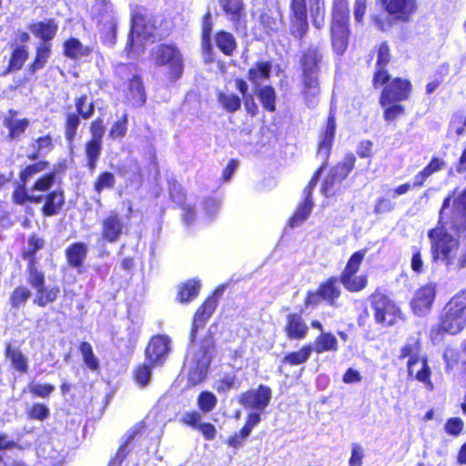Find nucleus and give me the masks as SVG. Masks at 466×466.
I'll list each match as a JSON object with an SVG mask.
<instances>
[{
  "instance_id": "1",
  "label": "nucleus",
  "mask_w": 466,
  "mask_h": 466,
  "mask_svg": "<svg viewBox=\"0 0 466 466\" xmlns=\"http://www.w3.org/2000/svg\"><path fill=\"white\" fill-rule=\"evenodd\" d=\"M49 167L48 160L26 163L20 167L18 179L11 194L15 205L42 203L40 211L44 218L57 216L63 210L66 205L65 191L61 187L51 188L57 183L58 176L65 172V163H59L55 169L43 173L28 187L38 174L49 169Z\"/></svg>"
},
{
  "instance_id": "2",
  "label": "nucleus",
  "mask_w": 466,
  "mask_h": 466,
  "mask_svg": "<svg viewBox=\"0 0 466 466\" xmlns=\"http://www.w3.org/2000/svg\"><path fill=\"white\" fill-rule=\"evenodd\" d=\"M367 248H361L350 255L339 276L332 275L320 281L316 289L306 292L303 299L305 309H315L320 303L337 307L342 295L341 285L350 293H358L368 286V276L359 275Z\"/></svg>"
},
{
  "instance_id": "3",
  "label": "nucleus",
  "mask_w": 466,
  "mask_h": 466,
  "mask_svg": "<svg viewBox=\"0 0 466 466\" xmlns=\"http://www.w3.org/2000/svg\"><path fill=\"white\" fill-rule=\"evenodd\" d=\"M379 103L383 109V119L391 123L406 114L401 102L408 100L413 91L411 81L405 77L395 76L383 84Z\"/></svg>"
},
{
  "instance_id": "4",
  "label": "nucleus",
  "mask_w": 466,
  "mask_h": 466,
  "mask_svg": "<svg viewBox=\"0 0 466 466\" xmlns=\"http://www.w3.org/2000/svg\"><path fill=\"white\" fill-rule=\"evenodd\" d=\"M422 345L420 339L414 337L409 338L400 347L398 359L403 360L407 359V373L409 378L424 384L428 390L434 389L431 380V369L429 366L426 356H421Z\"/></svg>"
},
{
  "instance_id": "5",
  "label": "nucleus",
  "mask_w": 466,
  "mask_h": 466,
  "mask_svg": "<svg viewBox=\"0 0 466 466\" xmlns=\"http://www.w3.org/2000/svg\"><path fill=\"white\" fill-rule=\"evenodd\" d=\"M385 16L375 14L370 19L374 26L381 32H386L394 25L408 23L419 10L418 0H380Z\"/></svg>"
},
{
  "instance_id": "6",
  "label": "nucleus",
  "mask_w": 466,
  "mask_h": 466,
  "mask_svg": "<svg viewBox=\"0 0 466 466\" xmlns=\"http://www.w3.org/2000/svg\"><path fill=\"white\" fill-rule=\"evenodd\" d=\"M329 32L333 51L337 55H343L348 48L350 35L348 0H333Z\"/></svg>"
},
{
  "instance_id": "7",
  "label": "nucleus",
  "mask_w": 466,
  "mask_h": 466,
  "mask_svg": "<svg viewBox=\"0 0 466 466\" xmlns=\"http://www.w3.org/2000/svg\"><path fill=\"white\" fill-rule=\"evenodd\" d=\"M149 60L156 67H167L170 82L180 79L184 73V58L175 43H160L150 50Z\"/></svg>"
},
{
  "instance_id": "8",
  "label": "nucleus",
  "mask_w": 466,
  "mask_h": 466,
  "mask_svg": "<svg viewBox=\"0 0 466 466\" xmlns=\"http://www.w3.org/2000/svg\"><path fill=\"white\" fill-rule=\"evenodd\" d=\"M369 299L376 324L382 327H392L403 321L404 316L400 307L380 289L370 294Z\"/></svg>"
},
{
  "instance_id": "9",
  "label": "nucleus",
  "mask_w": 466,
  "mask_h": 466,
  "mask_svg": "<svg viewBox=\"0 0 466 466\" xmlns=\"http://www.w3.org/2000/svg\"><path fill=\"white\" fill-rule=\"evenodd\" d=\"M428 237L431 242V251L433 261L441 259L447 268L455 269L459 241L450 233L438 228L430 229Z\"/></svg>"
},
{
  "instance_id": "10",
  "label": "nucleus",
  "mask_w": 466,
  "mask_h": 466,
  "mask_svg": "<svg viewBox=\"0 0 466 466\" xmlns=\"http://www.w3.org/2000/svg\"><path fill=\"white\" fill-rule=\"evenodd\" d=\"M87 95L82 94L74 100L75 112H67L65 116V138L71 143L75 140L81 119L87 120L95 114V103H87Z\"/></svg>"
},
{
  "instance_id": "11",
  "label": "nucleus",
  "mask_w": 466,
  "mask_h": 466,
  "mask_svg": "<svg viewBox=\"0 0 466 466\" xmlns=\"http://www.w3.org/2000/svg\"><path fill=\"white\" fill-rule=\"evenodd\" d=\"M223 291L224 287L216 288L196 309L192 318L189 332L191 343L196 342L199 329L206 326L208 319L216 311Z\"/></svg>"
},
{
  "instance_id": "12",
  "label": "nucleus",
  "mask_w": 466,
  "mask_h": 466,
  "mask_svg": "<svg viewBox=\"0 0 466 466\" xmlns=\"http://www.w3.org/2000/svg\"><path fill=\"white\" fill-rule=\"evenodd\" d=\"M26 280L29 286L35 290L33 304L38 308L43 309L55 303L60 296L61 289L58 285H46V278L43 270L26 275Z\"/></svg>"
},
{
  "instance_id": "13",
  "label": "nucleus",
  "mask_w": 466,
  "mask_h": 466,
  "mask_svg": "<svg viewBox=\"0 0 466 466\" xmlns=\"http://www.w3.org/2000/svg\"><path fill=\"white\" fill-rule=\"evenodd\" d=\"M134 34L146 39L155 38L157 35L156 19L146 14L145 9L138 7L131 15V28L126 44V52L129 54L134 48Z\"/></svg>"
},
{
  "instance_id": "14",
  "label": "nucleus",
  "mask_w": 466,
  "mask_h": 466,
  "mask_svg": "<svg viewBox=\"0 0 466 466\" xmlns=\"http://www.w3.org/2000/svg\"><path fill=\"white\" fill-rule=\"evenodd\" d=\"M356 164V157L352 153L347 154L344 158L334 165L321 185V193L325 197L334 195L336 187L339 186L353 170Z\"/></svg>"
},
{
  "instance_id": "15",
  "label": "nucleus",
  "mask_w": 466,
  "mask_h": 466,
  "mask_svg": "<svg viewBox=\"0 0 466 466\" xmlns=\"http://www.w3.org/2000/svg\"><path fill=\"white\" fill-rule=\"evenodd\" d=\"M376 60L372 75V86L375 89L380 88L390 79L389 65L393 59L391 48L388 41L384 40L377 44L373 50Z\"/></svg>"
},
{
  "instance_id": "16",
  "label": "nucleus",
  "mask_w": 466,
  "mask_h": 466,
  "mask_svg": "<svg viewBox=\"0 0 466 466\" xmlns=\"http://www.w3.org/2000/svg\"><path fill=\"white\" fill-rule=\"evenodd\" d=\"M289 20V34L295 39L303 41L309 29L307 0H290Z\"/></svg>"
},
{
  "instance_id": "17",
  "label": "nucleus",
  "mask_w": 466,
  "mask_h": 466,
  "mask_svg": "<svg viewBox=\"0 0 466 466\" xmlns=\"http://www.w3.org/2000/svg\"><path fill=\"white\" fill-rule=\"evenodd\" d=\"M217 99L222 108L228 113L233 114L238 111L241 108V104L243 102L248 116L255 117L258 115V106L251 93L240 97L235 93L220 91L217 95Z\"/></svg>"
},
{
  "instance_id": "18",
  "label": "nucleus",
  "mask_w": 466,
  "mask_h": 466,
  "mask_svg": "<svg viewBox=\"0 0 466 466\" xmlns=\"http://www.w3.org/2000/svg\"><path fill=\"white\" fill-rule=\"evenodd\" d=\"M271 400V390L268 386L260 384L256 390L243 391L238 396V403L247 409L264 410Z\"/></svg>"
},
{
  "instance_id": "19",
  "label": "nucleus",
  "mask_w": 466,
  "mask_h": 466,
  "mask_svg": "<svg viewBox=\"0 0 466 466\" xmlns=\"http://www.w3.org/2000/svg\"><path fill=\"white\" fill-rule=\"evenodd\" d=\"M170 351V339L167 335L152 336L145 349V357L152 364L162 365Z\"/></svg>"
},
{
  "instance_id": "20",
  "label": "nucleus",
  "mask_w": 466,
  "mask_h": 466,
  "mask_svg": "<svg viewBox=\"0 0 466 466\" xmlns=\"http://www.w3.org/2000/svg\"><path fill=\"white\" fill-rule=\"evenodd\" d=\"M436 284L426 283L420 286L414 293L410 301V308L415 315L422 316L428 313L435 300Z\"/></svg>"
},
{
  "instance_id": "21",
  "label": "nucleus",
  "mask_w": 466,
  "mask_h": 466,
  "mask_svg": "<svg viewBox=\"0 0 466 466\" xmlns=\"http://www.w3.org/2000/svg\"><path fill=\"white\" fill-rule=\"evenodd\" d=\"M219 5L228 20L231 21L234 31L246 33L248 23L243 0H219Z\"/></svg>"
},
{
  "instance_id": "22",
  "label": "nucleus",
  "mask_w": 466,
  "mask_h": 466,
  "mask_svg": "<svg viewBox=\"0 0 466 466\" xmlns=\"http://www.w3.org/2000/svg\"><path fill=\"white\" fill-rule=\"evenodd\" d=\"M214 347V340L211 335L204 338L201 341V351L202 357L206 359V363L200 365L198 362L194 367H192L187 374V384L189 387H195L200 383H202L206 378L208 373V368L211 358L209 356L210 350Z\"/></svg>"
},
{
  "instance_id": "23",
  "label": "nucleus",
  "mask_w": 466,
  "mask_h": 466,
  "mask_svg": "<svg viewBox=\"0 0 466 466\" xmlns=\"http://www.w3.org/2000/svg\"><path fill=\"white\" fill-rule=\"evenodd\" d=\"M125 223L116 211H110L101 222V238L107 243L117 242L125 233Z\"/></svg>"
},
{
  "instance_id": "24",
  "label": "nucleus",
  "mask_w": 466,
  "mask_h": 466,
  "mask_svg": "<svg viewBox=\"0 0 466 466\" xmlns=\"http://www.w3.org/2000/svg\"><path fill=\"white\" fill-rule=\"evenodd\" d=\"M46 241L44 238L36 233H31L27 238V247L21 250V258L26 261V275L35 273V271H42L37 267L38 251L44 248Z\"/></svg>"
},
{
  "instance_id": "25",
  "label": "nucleus",
  "mask_w": 466,
  "mask_h": 466,
  "mask_svg": "<svg viewBox=\"0 0 466 466\" xmlns=\"http://www.w3.org/2000/svg\"><path fill=\"white\" fill-rule=\"evenodd\" d=\"M300 77L303 102L309 108H314L319 104L320 95L319 74H301Z\"/></svg>"
},
{
  "instance_id": "26",
  "label": "nucleus",
  "mask_w": 466,
  "mask_h": 466,
  "mask_svg": "<svg viewBox=\"0 0 466 466\" xmlns=\"http://www.w3.org/2000/svg\"><path fill=\"white\" fill-rule=\"evenodd\" d=\"M283 332L288 340L301 341L309 334V327L301 314L297 312L289 313L286 316Z\"/></svg>"
},
{
  "instance_id": "27",
  "label": "nucleus",
  "mask_w": 466,
  "mask_h": 466,
  "mask_svg": "<svg viewBox=\"0 0 466 466\" xmlns=\"http://www.w3.org/2000/svg\"><path fill=\"white\" fill-rule=\"evenodd\" d=\"M465 323V317H461V315L457 314L445 307V311L441 315L435 331L437 335L441 336L446 333L455 335L463 329Z\"/></svg>"
},
{
  "instance_id": "28",
  "label": "nucleus",
  "mask_w": 466,
  "mask_h": 466,
  "mask_svg": "<svg viewBox=\"0 0 466 466\" xmlns=\"http://www.w3.org/2000/svg\"><path fill=\"white\" fill-rule=\"evenodd\" d=\"M125 99L136 107L143 106L146 104L147 92L141 75H133L127 80Z\"/></svg>"
},
{
  "instance_id": "29",
  "label": "nucleus",
  "mask_w": 466,
  "mask_h": 466,
  "mask_svg": "<svg viewBox=\"0 0 466 466\" xmlns=\"http://www.w3.org/2000/svg\"><path fill=\"white\" fill-rule=\"evenodd\" d=\"M323 55L319 47L309 46L301 52L299 66L301 74H319Z\"/></svg>"
},
{
  "instance_id": "30",
  "label": "nucleus",
  "mask_w": 466,
  "mask_h": 466,
  "mask_svg": "<svg viewBox=\"0 0 466 466\" xmlns=\"http://www.w3.org/2000/svg\"><path fill=\"white\" fill-rule=\"evenodd\" d=\"M29 57V51L25 45L12 47L6 66L0 71V77L20 71Z\"/></svg>"
},
{
  "instance_id": "31",
  "label": "nucleus",
  "mask_w": 466,
  "mask_h": 466,
  "mask_svg": "<svg viewBox=\"0 0 466 466\" xmlns=\"http://www.w3.org/2000/svg\"><path fill=\"white\" fill-rule=\"evenodd\" d=\"M32 151L25 156L30 163L46 160L42 158L51 153L55 148V140L50 133L39 136L35 138L31 144Z\"/></svg>"
},
{
  "instance_id": "32",
  "label": "nucleus",
  "mask_w": 466,
  "mask_h": 466,
  "mask_svg": "<svg viewBox=\"0 0 466 466\" xmlns=\"http://www.w3.org/2000/svg\"><path fill=\"white\" fill-rule=\"evenodd\" d=\"M17 112L14 109L8 111V116L3 120V125L7 128V139L10 141L19 140L30 126V120L26 117L16 119Z\"/></svg>"
},
{
  "instance_id": "33",
  "label": "nucleus",
  "mask_w": 466,
  "mask_h": 466,
  "mask_svg": "<svg viewBox=\"0 0 466 466\" xmlns=\"http://www.w3.org/2000/svg\"><path fill=\"white\" fill-rule=\"evenodd\" d=\"M87 246L81 241L73 242L65 249V257L69 267L76 268L78 272L84 268L87 256Z\"/></svg>"
},
{
  "instance_id": "34",
  "label": "nucleus",
  "mask_w": 466,
  "mask_h": 466,
  "mask_svg": "<svg viewBox=\"0 0 466 466\" xmlns=\"http://www.w3.org/2000/svg\"><path fill=\"white\" fill-rule=\"evenodd\" d=\"M28 28L36 38L41 40L40 43H50L57 33L58 25L54 18H49L31 23Z\"/></svg>"
},
{
  "instance_id": "35",
  "label": "nucleus",
  "mask_w": 466,
  "mask_h": 466,
  "mask_svg": "<svg viewBox=\"0 0 466 466\" xmlns=\"http://www.w3.org/2000/svg\"><path fill=\"white\" fill-rule=\"evenodd\" d=\"M92 52L93 48L91 46H84L76 37L70 36L63 42V55L70 60L76 61L81 57L88 56Z\"/></svg>"
},
{
  "instance_id": "36",
  "label": "nucleus",
  "mask_w": 466,
  "mask_h": 466,
  "mask_svg": "<svg viewBox=\"0 0 466 466\" xmlns=\"http://www.w3.org/2000/svg\"><path fill=\"white\" fill-rule=\"evenodd\" d=\"M4 355L10 361L12 367L20 373H25L28 370L27 358L21 350L10 341H5L4 345Z\"/></svg>"
},
{
  "instance_id": "37",
  "label": "nucleus",
  "mask_w": 466,
  "mask_h": 466,
  "mask_svg": "<svg viewBox=\"0 0 466 466\" xmlns=\"http://www.w3.org/2000/svg\"><path fill=\"white\" fill-rule=\"evenodd\" d=\"M52 54L51 43H39L35 49L33 60L27 66V71L30 75H34L37 71L43 69Z\"/></svg>"
},
{
  "instance_id": "38",
  "label": "nucleus",
  "mask_w": 466,
  "mask_h": 466,
  "mask_svg": "<svg viewBox=\"0 0 466 466\" xmlns=\"http://www.w3.org/2000/svg\"><path fill=\"white\" fill-rule=\"evenodd\" d=\"M103 150V142L87 139L84 144L86 167L90 173H94Z\"/></svg>"
},
{
  "instance_id": "39",
  "label": "nucleus",
  "mask_w": 466,
  "mask_h": 466,
  "mask_svg": "<svg viewBox=\"0 0 466 466\" xmlns=\"http://www.w3.org/2000/svg\"><path fill=\"white\" fill-rule=\"evenodd\" d=\"M445 167L446 162L442 158L432 157L430 162L416 174L412 187H422L431 176L442 170Z\"/></svg>"
},
{
  "instance_id": "40",
  "label": "nucleus",
  "mask_w": 466,
  "mask_h": 466,
  "mask_svg": "<svg viewBox=\"0 0 466 466\" xmlns=\"http://www.w3.org/2000/svg\"><path fill=\"white\" fill-rule=\"evenodd\" d=\"M214 41L218 50L226 56H231L238 48L235 36L228 31L220 29L214 35Z\"/></svg>"
},
{
  "instance_id": "41",
  "label": "nucleus",
  "mask_w": 466,
  "mask_h": 466,
  "mask_svg": "<svg viewBox=\"0 0 466 466\" xmlns=\"http://www.w3.org/2000/svg\"><path fill=\"white\" fill-rule=\"evenodd\" d=\"M256 95L264 110L273 113L277 110V92L271 85L259 86L256 90Z\"/></svg>"
},
{
  "instance_id": "42",
  "label": "nucleus",
  "mask_w": 466,
  "mask_h": 466,
  "mask_svg": "<svg viewBox=\"0 0 466 466\" xmlns=\"http://www.w3.org/2000/svg\"><path fill=\"white\" fill-rule=\"evenodd\" d=\"M311 347L312 351L321 354L327 351H337L339 350V343L337 338L331 332H321L315 338Z\"/></svg>"
},
{
  "instance_id": "43",
  "label": "nucleus",
  "mask_w": 466,
  "mask_h": 466,
  "mask_svg": "<svg viewBox=\"0 0 466 466\" xmlns=\"http://www.w3.org/2000/svg\"><path fill=\"white\" fill-rule=\"evenodd\" d=\"M201 288L200 281L198 279H187L182 283L177 293V300L181 303H189L199 294Z\"/></svg>"
},
{
  "instance_id": "44",
  "label": "nucleus",
  "mask_w": 466,
  "mask_h": 466,
  "mask_svg": "<svg viewBox=\"0 0 466 466\" xmlns=\"http://www.w3.org/2000/svg\"><path fill=\"white\" fill-rule=\"evenodd\" d=\"M312 353V347L310 343L302 345L298 350L289 351L286 353L281 359L283 365L299 366L306 363Z\"/></svg>"
},
{
  "instance_id": "45",
  "label": "nucleus",
  "mask_w": 466,
  "mask_h": 466,
  "mask_svg": "<svg viewBox=\"0 0 466 466\" xmlns=\"http://www.w3.org/2000/svg\"><path fill=\"white\" fill-rule=\"evenodd\" d=\"M271 68L269 61H258L248 70V79L253 84L267 80L270 77Z\"/></svg>"
},
{
  "instance_id": "46",
  "label": "nucleus",
  "mask_w": 466,
  "mask_h": 466,
  "mask_svg": "<svg viewBox=\"0 0 466 466\" xmlns=\"http://www.w3.org/2000/svg\"><path fill=\"white\" fill-rule=\"evenodd\" d=\"M78 350L82 356L85 366L93 372H98L100 362L95 355L92 345L87 341H81L78 345Z\"/></svg>"
},
{
  "instance_id": "47",
  "label": "nucleus",
  "mask_w": 466,
  "mask_h": 466,
  "mask_svg": "<svg viewBox=\"0 0 466 466\" xmlns=\"http://www.w3.org/2000/svg\"><path fill=\"white\" fill-rule=\"evenodd\" d=\"M313 202L300 201L289 219V226L296 228L304 223L311 214Z\"/></svg>"
},
{
  "instance_id": "48",
  "label": "nucleus",
  "mask_w": 466,
  "mask_h": 466,
  "mask_svg": "<svg viewBox=\"0 0 466 466\" xmlns=\"http://www.w3.org/2000/svg\"><path fill=\"white\" fill-rule=\"evenodd\" d=\"M156 366L148 361V363H138L133 370L132 378L136 384L141 388L147 386L151 380L152 370Z\"/></svg>"
},
{
  "instance_id": "49",
  "label": "nucleus",
  "mask_w": 466,
  "mask_h": 466,
  "mask_svg": "<svg viewBox=\"0 0 466 466\" xmlns=\"http://www.w3.org/2000/svg\"><path fill=\"white\" fill-rule=\"evenodd\" d=\"M93 18L96 19L99 24L103 21H108L112 19L113 5L110 0H96L93 7ZM113 25V23L110 22Z\"/></svg>"
},
{
  "instance_id": "50",
  "label": "nucleus",
  "mask_w": 466,
  "mask_h": 466,
  "mask_svg": "<svg viewBox=\"0 0 466 466\" xmlns=\"http://www.w3.org/2000/svg\"><path fill=\"white\" fill-rule=\"evenodd\" d=\"M116 177L114 173L104 170L101 171L93 182V189L100 195L104 190L112 189L116 185Z\"/></svg>"
},
{
  "instance_id": "51",
  "label": "nucleus",
  "mask_w": 466,
  "mask_h": 466,
  "mask_svg": "<svg viewBox=\"0 0 466 466\" xmlns=\"http://www.w3.org/2000/svg\"><path fill=\"white\" fill-rule=\"evenodd\" d=\"M30 289L23 285L15 287L10 294L9 304L12 309H19L24 306L31 297Z\"/></svg>"
},
{
  "instance_id": "52",
  "label": "nucleus",
  "mask_w": 466,
  "mask_h": 466,
  "mask_svg": "<svg viewBox=\"0 0 466 466\" xmlns=\"http://www.w3.org/2000/svg\"><path fill=\"white\" fill-rule=\"evenodd\" d=\"M25 414L28 420L43 421L49 417L50 410L46 404L35 402L26 410Z\"/></svg>"
},
{
  "instance_id": "53",
  "label": "nucleus",
  "mask_w": 466,
  "mask_h": 466,
  "mask_svg": "<svg viewBox=\"0 0 466 466\" xmlns=\"http://www.w3.org/2000/svg\"><path fill=\"white\" fill-rule=\"evenodd\" d=\"M197 402L198 409L203 413H208L214 410L218 403V400L214 393L204 390L199 393Z\"/></svg>"
},
{
  "instance_id": "54",
  "label": "nucleus",
  "mask_w": 466,
  "mask_h": 466,
  "mask_svg": "<svg viewBox=\"0 0 466 466\" xmlns=\"http://www.w3.org/2000/svg\"><path fill=\"white\" fill-rule=\"evenodd\" d=\"M446 307L451 311L464 316L466 310V289H462L455 294L447 303Z\"/></svg>"
},
{
  "instance_id": "55",
  "label": "nucleus",
  "mask_w": 466,
  "mask_h": 466,
  "mask_svg": "<svg viewBox=\"0 0 466 466\" xmlns=\"http://www.w3.org/2000/svg\"><path fill=\"white\" fill-rule=\"evenodd\" d=\"M28 391L33 397L47 399L55 390V386L51 383H34L28 384Z\"/></svg>"
},
{
  "instance_id": "56",
  "label": "nucleus",
  "mask_w": 466,
  "mask_h": 466,
  "mask_svg": "<svg viewBox=\"0 0 466 466\" xmlns=\"http://www.w3.org/2000/svg\"><path fill=\"white\" fill-rule=\"evenodd\" d=\"M334 140L335 137L321 133L317 146V154L321 155L323 159L329 160L331 155Z\"/></svg>"
},
{
  "instance_id": "57",
  "label": "nucleus",
  "mask_w": 466,
  "mask_h": 466,
  "mask_svg": "<svg viewBox=\"0 0 466 466\" xmlns=\"http://www.w3.org/2000/svg\"><path fill=\"white\" fill-rule=\"evenodd\" d=\"M259 23L268 35L279 29V22L271 13L262 12L259 15Z\"/></svg>"
},
{
  "instance_id": "58",
  "label": "nucleus",
  "mask_w": 466,
  "mask_h": 466,
  "mask_svg": "<svg viewBox=\"0 0 466 466\" xmlns=\"http://www.w3.org/2000/svg\"><path fill=\"white\" fill-rule=\"evenodd\" d=\"M127 115L124 114L112 125L109 130V137L111 138H122L127 135Z\"/></svg>"
},
{
  "instance_id": "59",
  "label": "nucleus",
  "mask_w": 466,
  "mask_h": 466,
  "mask_svg": "<svg viewBox=\"0 0 466 466\" xmlns=\"http://www.w3.org/2000/svg\"><path fill=\"white\" fill-rule=\"evenodd\" d=\"M464 429V422L460 417H451L444 424V431L448 435L457 437Z\"/></svg>"
},
{
  "instance_id": "60",
  "label": "nucleus",
  "mask_w": 466,
  "mask_h": 466,
  "mask_svg": "<svg viewBox=\"0 0 466 466\" xmlns=\"http://www.w3.org/2000/svg\"><path fill=\"white\" fill-rule=\"evenodd\" d=\"M89 131L91 136L88 139L103 142V137L106 131L103 118L96 117L92 120L89 125Z\"/></svg>"
},
{
  "instance_id": "61",
  "label": "nucleus",
  "mask_w": 466,
  "mask_h": 466,
  "mask_svg": "<svg viewBox=\"0 0 466 466\" xmlns=\"http://www.w3.org/2000/svg\"><path fill=\"white\" fill-rule=\"evenodd\" d=\"M449 72V66H441L435 74V78L426 85V93L431 95L433 93L444 81L445 76Z\"/></svg>"
},
{
  "instance_id": "62",
  "label": "nucleus",
  "mask_w": 466,
  "mask_h": 466,
  "mask_svg": "<svg viewBox=\"0 0 466 466\" xmlns=\"http://www.w3.org/2000/svg\"><path fill=\"white\" fill-rule=\"evenodd\" d=\"M169 197L178 206H183L186 203V192L177 182H174L172 187H169Z\"/></svg>"
},
{
  "instance_id": "63",
  "label": "nucleus",
  "mask_w": 466,
  "mask_h": 466,
  "mask_svg": "<svg viewBox=\"0 0 466 466\" xmlns=\"http://www.w3.org/2000/svg\"><path fill=\"white\" fill-rule=\"evenodd\" d=\"M127 447V442H123L116 450L115 455L109 460L107 466H121L129 453Z\"/></svg>"
},
{
  "instance_id": "64",
  "label": "nucleus",
  "mask_w": 466,
  "mask_h": 466,
  "mask_svg": "<svg viewBox=\"0 0 466 466\" xmlns=\"http://www.w3.org/2000/svg\"><path fill=\"white\" fill-rule=\"evenodd\" d=\"M364 458V451L358 443L351 445V455L349 460V466H361Z\"/></svg>"
}]
</instances>
